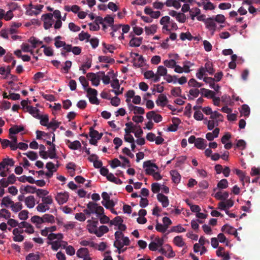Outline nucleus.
Masks as SVG:
<instances>
[{"label": "nucleus", "instance_id": "f257e3e1", "mask_svg": "<svg viewBox=\"0 0 260 260\" xmlns=\"http://www.w3.org/2000/svg\"><path fill=\"white\" fill-rule=\"evenodd\" d=\"M202 110L206 115H210V119H205L204 122L207 125L208 130H213L214 127L218 126L220 122H223V115L217 111H213L210 107H204L202 108Z\"/></svg>", "mask_w": 260, "mask_h": 260}, {"label": "nucleus", "instance_id": "f03ea898", "mask_svg": "<svg viewBox=\"0 0 260 260\" xmlns=\"http://www.w3.org/2000/svg\"><path fill=\"white\" fill-rule=\"evenodd\" d=\"M146 173L151 175L155 180H159L162 179V176L160 174L158 167L151 160L144 161L143 165Z\"/></svg>", "mask_w": 260, "mask_h": 260}, {"label": "nucleus", "instance_id": "7ed1b4c3", "mask_svg": "<svg viewBox=\"0 0 260 260\" xmlns=\"http://www.w3.org/2000/svg\"><path fill=\"white\" fill-rule=\"evenodd\" d=\"M160 23L162 25L163 32L170 31L176 30L178 28L177 24L173 20H170L169 16L162 17L160 20Z\"/></svg>", "mask_w": 260, "mask_h": 260}, {"label": "nucleus", "instance_id": "20e7f679", "mask_svg": "<svg viewBox=\"0 0 260 260\" xmlns=\"http://www.w3.org/2000/svg\"><path fill=\"white\" fill-rule=\"evenodd\" d=\"M125 97L127 107L129 104L139 105L141 103V97L139 95H136L133 90L127 91L125 94Z\"/></svg>", "mask_w": 260, "mask_h": 260}, {"label": "nucleus", "instance_id": "39448f33", "mask_svg": "<svg viewBox=\"0 0 260 260\" xmlns=\"http://www.w3.org/2000/svg\"><path fill=\"white\" fill-rule=\"evenodd\" d=\"M130 58L133 63V66L136 68L144 67L147 64L146 60L141 55L137 53L131 52L130 53Z\"/></svg>", "mask_w": 260, "mask_h": 260}, {"label": "nucleus", "instance_id": "423d86ee", "mask_svg": "<svg viewBox=\"0 0 260 260\" xmlns=\"http://www.w3.org/2000/svg\"><path fill=\"white\" fill-rule=\"evenodd\" d=\"M169 59H166L164 61L163 63L164 66L168 68L174 69V71L175 73H177L176 71L177 67H179V65L177 64L176 60L179 59V55L178 54H169Z\"/></svg>", "mask_w": 260, "mask_h": 260}, {"label": "nucleus", "instance_id": "0eeeda50", "mask_svg": "<svg viewBox=\"0 0 260 260\" xmlns=\"http://www.w3.org/2000/svg\"><path fill=\"white\" fill-rule=\"evenodd\" d=\"M20 190L22 194L35 193H36L37 195H47L48 194V192L45 190H36L35 187L29 185L22 186L21 187Z\"/></svg>", "mask_w": 260, "mask_h": 260}, {"label": "nucleus", "instance_id": "6e6552de", "mask_svg": "<svg viewBox=\"0 0 260 260\" xmlns=\"http://www.w3.org/2000/svg\"><path fill=\"white\" fill-rule=\"evenodd\" d=\"M221 201L218 203V208L220 210H226L233 206V201L231 199L226 200L228 196H215Z\"/></svg>", "mask_w": 260, "mask_h": 260}, {"label": "nucleus", "instance_id": "1a4fd4ad", "mask_svg": "<svg viewBox=\"0 0 260 260\" xmlns=\"http://www.w3.org/2000/svg\"><path fill=\"white\" fill-rule=\"evenodd\" d=\"M189 15L193 21L196 19L199 21H204L205 20V15L201 14V10L197 7L192 8L189 10Z\"/></svg>", "mask_w": 260, "mask_h": 260}, {"label": "nucleus", "instance_id": "9d476101", "mask_svg": "<svg viewBox=\"0 0 260 260\" xmlns=\"http://www.w3.org/2000/svg\"><path fill=\"white\" fill-rule=\"evenodd\" d=\"M194 66V63L188 60H185L182 63V67L179 65L176 69L177 73L182 74L183 73H188L190 72V68Z\"/></svg>", "mask_w": 260, "mask_h": 260}, {"label": "nucleus", "instance_id": "9b49d317", "mask_svg": "<svg viewBox=\"0 0 260 260\" xmlns=\"http://www.w3.org/2000/svg\"><path fill=\"white\" fill-rule=\"evenodd\" d=\"M86 77L91 82L93 86H98L100 84L101 78L100 72L97 74L89 73L87 74Z\"/></svg>", "mask_w": 260, "mask_h": 260}, {"label": "nucleus", "instance_id": "f8f14e48", "mask_svg": "<svg viewBox=\"0 0 260 260\" xmlns=\"http://www.w3.org/2000/svg\"><path fill=\"white\" fill-rule=\"evenodd\" d=\"M44 21V27L45 29L50 28L54 23L53 19V15L51 13H48L44 15L43 16Z\"/></svg>", "mask_w": 260, "mask_h": 260}, {"label": "nucleus", "instance_id": "ddd939ff", "mask_svg": "<svg viewBox=\"0 0 260 260\" xmlns=\"http://www.w3.org/2000/svg\"><path fill=\"white\" fill-rule=\"evenodd\" d=\"M111 86L113 88L112 91L116 95H119L122 93L123 88L120 87L119 81L117 79H113L111 81Z\"/></svg>", "mask_w": 260, "mask_h": 260}, {"label": "nucleus", "instance_id": "4468645a", "mask_svg": "<svg viewBox=\"0 0 260 260\" xmlns=\"http://www.w3.org/2000/svg\"><path fill=\"white\" fill-rule=\"evenodd\" d=\"M100 23L102 25L103 28L105 30L108 26H112L114 23V18L111 15L106 16L104 19H101Z\"/></svg>", "mask_w": 260, "mask_h": 260}, {"label": "nucleus", "instance_id": "2eb2a0df", "mask_svg": "<svg viewBox=\"0 0 260 260\" xmlns=\"http://www.w3.org/2000/svg\"><path fill=\"white\" fill-rule=\"evenodd\" d=\"M204 22L207 28L211 31L212 34H213L217 27V25L213 17L209 18L207 19L205 18V20Z\"/></svg>", "mask_w": 260, "mask_h": 260}, {"label": "nucleus", "instance_id": "dca6fc26", "mask_svg": "<svg viewBox=\"0 0 260 260\" xmlns=\"http://www.w3.org/2000/svg\"><path fill=\"white\" fill-rule=\"evenodd\" d=\"M199 7H203L204 10H213L215 8V6L209 0H201V2H196Z\"/></svg>", "mask_w": 260, "mask_h": 260}, {"label": "nucleus", "instance_id": "f3484780", "mask_svg": "<svg viewBox=\"0 0 260 260\" xmlns=\"http://www.w3.org/2000/svg\"><path fill=\"white\" fill-rule=\"evenodd\" d=\"M42 8L43 6L41 5L31 6L27 9L26 13L29 16L37 15L41 12Z\"/></svg>", "mask_w": 260, "mask_h": 260}, {"label": "nucleus", "instance_id": "a211bd4d", "mask_svg": "<svg viewBox=\"0 0 260 260\" xmlns=\"http://www.w3.org/2000/svg\"><path fill=\"white\" fill-rule=\"evenodd\" d=\"M146 118L151 121L152 120H153V121L156 123L160 122L162 119L161 116L160 114L156 113L154 111L148 112L146 114Z\"/></svg>", "mask_w": 260, "mask_h": 260}, {"label": "nucleus", "instance_id": "6ab92c4d", "mask_svg": "<svg viewBox=\"0 0 260 260\" xmlns=\"http://www.w3.org/2000/svg\"><path fill=\"white\" fill-rule=\"evenodd\" d=\"M144 77L149 80H152L154 82H157L159 81V76L156 75L152 70H149L144 73Z\"/></svg>", "mask_w": 260, "mask_h": 260}, {"label": "nucleus", "instance_id": "aec40b11", "mask_svg": "<svg viewBox=\"0 0 260 260\" xmlns=\"http://www.w3.org/2000/svg\"><path fill=\"white\" fill-rule=\"evenodd\" d=\"M128 108L130 112L135 115H143L145 113V110L143 107L135 106L133 104H129Z\"/></svg>", "mask_w": 260, "mask_h": 260}, {"label": "nucleus", "instance_id": "412c9836", "mask_svg": "<svg viewBox=\"0 0 260 260\" xmlns=\"http://www.w3.org/2000/svg\"><path fill=\"white\" fill-rule=\"evenodd\" d=\"M155 102L157 106L164 107L168 104V100L166 95L161 93L158 95Z\"/></svg>", "mask_w": 260, "mask_h": 260}, {"label": "nucleus", "instance_id": "4be33fe9", "mask_svg": "<svg viewBox=\"0 0 260 260\" xmlns=\"http://www.w3.org/2000/svg\"><path fill=\"white\" fill-rule=\"evenodd\" d=\"M65 143L72 150H78L81 147V144L78 140L71 142L69 140L66 139L65 140Z\"/></svg>", "mask_w": 260, "mask_h": 260}, {"label": "nucleus", "instance_id": "5701e85b", "mask_svg": "<svg viewBox=\"0 0 260 260\" xmlns=\"http://www.w3.org/2000/svg\"><path fill=\"white\" fill-rule=\"evenodd\" d=\"M19 228L26 229V230H24V232L29 234H32L35 232L34 229L32 225L30 223L24 221L20 222L19 224Z\"/></svg>", "mask_w": 260, "mask_h": 260}, {"label": "nucleus", "instance_id": "b1692460", "mask_svg": "<svg viewBox=\"0 0 260 260\" xmlns=\"http://www.w3.org/2000/svg\"><path fill=\"white\" fill-rule=\"evenodd\" d=\"M212 132H209L206 134V138L209 141L213 140L215 138L218 137L220 129L217 126L214 127Z\"/></svg>", "mask_w": 260, "mask_h": 260}, {"label": "nucleus", "instance_id": "393cba45", "mask_svg": "<svg viewBox=\"0 0 260 260\" xmlns=\"http://www.w3.org/2000/svg\"><path fill=\"white\" fill-rule=\"evenodd\" d=\"M110 196H102L103 200L102 203L107 209L113 208L115 206V203L113 200L110 199Z\"/></svg>", "mask_w": 260, "mask_h": 260}, {"label": "nucleus", "instance_id": "a878e982", "mask_svg": "<svg viewBox=\"0 0 260 260\" xmlns=\"http://www.w3.org/2000/svg\"><path fill=\"white\" fill-rule=\"evenodd\" d=\"M194 146L199 149H205L207 146L206 140L201 138H198L195 142Z\"/></svg>", "mask_w": 260, "mask_h": 260}, {"label": "nucleus", "instance_id": "bb28decb", "mask_svg": "<svg viewBox=\"0 0 260 260\" xmlns=\"http://www.w3.org/2000/svg\"><path fill=\"white\" fill-rule=\"evenodd\" d=\"M142 37H133L129 41V46L133 47L140 46L142 43Z\"/></svg>", "mask_w": 260, "mask_h": 260}, {"label": "nucleus", "instance_id": "cd10ccee", "mask_svg": "<svg viewBox=\"0 0 260 260\" xmlns=\"http://www.w3.org/2000/svg\"><path fill=\"white\" fill-rule=\"evenodd\" d=\"M170 175L171 176L172 180L175 184H177L179 183L181 177L177 171L172 170L170 171Z\"/></svg>", "mask_w": 260, "mask_h": 260}, {"label": "nucleus", "instance_id": "c85d7f7f", "mask_svg": "<svg viewBox=\"0 0 260 260\" xmlns=\"http://www.w3.org/2000/svg\"><path fill=\"white\" fill-rule=\"evenodd\" d=\"M26 112H28L30 115H31L34 117L36 118H39L40 115H41L39 110L36 107H34L31 106H30V107H27Z\"/></svg>", "mask_w": 260, "mask_h": 260}, {"label": "nucleus", "instance_id": "c756f323", "mask_svg": "<svg viewBox=\"0 0 260 260\" xmlns=\"http://www.w3.org/2000/svg\"><path fill=\"white\" fill-rule=\"evenodd\" d=\"M11 69L9 66H7L6 68L4 67H1L0 68V75L3 76V78L7 79L9 78Z\"/></svg>", "mask_w": 260, "mask_h": 260}, {"label": "nucleus", "instance_id": "7c9ffc66", "mask_svg": "<svg viewBox=\"0 0 260 260\" xmlns=\"http://www.w3.org/2000/svg\"><path fill=\"white\" fill-rule=\"evenodd\" d=\"M165 4L167 7H173L176 9H179L181 6L179 0H167Z\"/></svg>", "mask_w": 260, "mask_h": 260}, {"label": "nucleus", "instance_id": "2f4dec72", "mask_svg": "<svg viewBox=\"0 0 260 260\" xmlns=\"http://www.w3.org/2000/svg\"><path fill=\"white\" fill-rule=\"evenodd\" d=\"M15 161L14 160L11 158L6 157L4 158L1 162V165L4 166V168H6L8 166L12 167L14 165Z\"/></svg>", "mask_w": 260, "mask_h": 260}, {"label": "nucleus", "instance_id": "473e14b6", "mask_svg": "<svg viewBox=\"0 0 260 260\" xmlns=\"http://www.w3.org/2000/svg\"><path fill=\"white\" fill-rule=\"evenodd\" d=\"M25 205L29 208H33L35 205L34 196H27L24 200Z\"/></svg>", "mask_w": 260, "mask_h": 260}, {"label": "nucleus", "instance_id": "72a5a7b5", "mask_svg": "<svg viewBox=\"0 0 260 260\" xmlns=\"http://www.w3.org/2000/svg\"><path fill=\"white\" fill-rule=\"evenodd\" d=\"M167 69L166 67L163 66H159L157 67V72L156 73V75L159 76V80H160V77L163 76L164 77L167 74Z\"/></svg>", "mask_w": 260, "mask_h": 260}, {"label": "nucleus", "instance_id": "f704fd0d", "mask_svg": "<svg viewBox=\"0 0 260 260\" xmlns=\"http://www.w3.org/2000/svg\"><path fill=\"white\" fill-rule=\"evenodd\" d=\"M236 174L239 176L241 181L244 182H247L249 183L250 178L249 177L246 176L244 173H243L240 170H236L235 171Z\"/></svg>", "mask_w": 260, "mask_h": 260}, {"label": "nucleus", "instance_id": "c9c22d12", "mask_svg": "<svg viewBox=\"0 0 260 260\" xmlns=\"http://www.w3.org/2000/svg\"><path fill=\"white\" fill-rule=\"evenodd\" d=\"M9 138L11 139V149L12 150L17 149L16 145L17 144V138L16 135L9 133Z\"/></svg>", "mask_w": 260, "mask_h": 260}, {"label": "nucleus", "instance_id": "e433bc0d", "mask_svg": "<svg viewBox=\"0 0 260 260\" xmlns=\"http://www.w3.org/2000/svg\"><path fill=\"white\" fill-rule=\"evenodd\" d=\"M31 222L36 224L37 228H39V225L44 223V220L42 217L38 215L32 216L30 219Z\"/></svg>", "mask_w": 260, "mask_h": 260}, {"label": "nucleus", "instance_id": "4c0bfd02", "mask_svg": "<svg viewBox=\"0 0 260 260\" xmlns=\"http://www.w3.org/2000/svg\"><path fill=\"white\" fill-rule=\"evenodd\" d=\"M228 186V182L226 179H221L217 184V186L214 189L216 191L217 189H222L227 188Z\"/></svg>", "mask_w": 260, "mask_h": 260}, {"label": "nucleus", "instance_id": "58836bf2", "mask_svg": "<svg viewBox=\"0 0 260 260\" xmlns=\"http://www.w3.org/2000/svg\"><path fill=\"white\" fill-rule=\"evenodd\" d=\"M115 241L114 243V245H121L122 243L121 239L124 236L123 233L121 232L117 231L114 234Z\"/></svg>", "mask_w": 260, "mask_h": 260}, {"label": "nucleus", "instance_id": "ea45409f", "mask_svg": "<svg viewBox=\"0 0 260 260\" xmlns=\"http://www.w3.org/2000/svg\"><path fill=\"white\" fill-rule=\"evenodd\" d=\"M13 203V201L9 198V196H6L2 199L1 206H5L7 208H11Z\"/></svg>", "mask_w": 260, "mask_h": 260}, {"label": "nucleus", "instance_id": "a19ab883", "mask_svg": "<svg viewBox=\"0 0 260 260\" xmlns=\"http://www.w3.org/2000/svg\"><path fill=\"white\" fill-rule=\"evenodd\" d=\"M221 231L222 232L227 233L231 235L234 232L236 233V229H235L233 226H230L229 225L226 224L221 228Z\"/></svg>", "mask_w": 260, "mask_h": 260}, {"label": "nucleus", "instance_id": "79ce46f5", "mask_svg": "<svg viewBox=\"0 0 260 260\" xmlns=\"http://www.w3.org/2000/svg\"><path fill=\"white\" fill-rule=\"evenodd\" d=\"M109 231L108 228L106 225H101L97 230L98 233L96 236L98 237H102L104 234L108 233Z\"/></svg>", "mask_w": 260, "mask_h": 260}, {"label": "nucleus", "instance_id": "37998d69", "mask_svg": "<svg viewBox=\"0 0 260 260\" xmlns=\"http://www.w3.org/2000/svg\"><path fill=\"white\" fill-rule=\"evenodd\" d=\"M77 256L80 258H83L87 255H89L88 249L86 248H80L76 253Z\"/></svg>", "mask_w": 260, "mask_h": 260}, {"label": "nucleus", "instance_id": "c03bdc74", "mask_svg": "<svg viewBox=\"0 0 260 260\" xmlns=\"http://www.w3.org/2000/svg\"><path fill=\"white\" fill-rule=\"evenodd\" d=\"M102 45L104 47L103 51L104 53H107L108 52L112 53L115 49V46L112 45L107 44L105 43H103Z\"/></svg>", "mask_w": 260, "mask_h": 260}, {"label": "nucleus", "instance_id": "a18cd8bd", "mask_svg": "<svg viewBox=\"0 0 260 260\" xmlns=\"http://www.w3.org/2000/svg\"><path fill=\"white\" fill-rule=\"evenodd\" d=\"M28 42L31 44V46L32 48H35L38 45L42 44V41L39 40L34 37H32L29 39Z\"/></svg>", "mask_w": 260, "mask_h": 260}, {"label": "nucleus", "instance_id": "49530a36", "mask_svg": "<svg viewBox=\"0 0 260 260\" xmlns=\"http://www.w3.org/2000/svg\"><path fill=\"white\" fill-rule=\"evenodd\" d=\"M173 242L178 247H182L185 245V242L183 241L182 237L180 236L175 237L173 239Z\"/></svg>", "mask_w": 260, "mask_h": 260}, {"label": "nucleus", "instance_id": "de8ad7c7", "mask_svg": "<svg viewBox=\"0 0 260 260\" xmlns=\"http://www.w3.org/2000/svg\"><path fill=\"white\" fill-rule=\"evenodd\" d=\"M47 151L48 154L49 158L51 159L56 158L57 156L54 145H52Z\"/></svg>", "mask_w": 260, "mask_h": 260}, {"label": "nucleus", "instance_id": "09e8293b", "mask_svg": "<svg viewBox=\"0 0 260 260\" xmlns=\"http://www.w3.org/2000/svg\"><path fill=\"white\" fill-rule=\"evenodd\" d=\"M157 26L155 25H152L150 26H146L145 27V33L147 35L154 34L156 32Z\"/></svg>", "mask_w": 260, "mask_h": 260}, {"label": "nucleus", "instance_id": "8fccbe9b", "mask_svg": "<svg viewBox=\"0 0 260 260\" xmlns=\"http://www.w3.org/2000/svg\"><path fill=\"white\" fill-rule=\"evenodd\" d=\"M44 222L53 223L55 222L54 216L51 214H45L42 216Z\"/></svg>", "mask_w": 260, "mask_h": 260}, {"label": "nucleus", "instance_id": "3c124183", "mask_svg": "<svg viewBox=\"0 0 260 260\" xmlns=\"http://www.w3.org/2000/svg\"><path fill=\"white\" fill-rule=\"evenodd\" d=\"M40 120V123L42 125L48 127V125L49 124V118L48 115H40V117L38 118Z\"/></svg>", "mask_w": 260, "mask_h": 260}, {"label": "nucleus", "instance_id": "603ef678", "mask_svg": "<svg viewBox=\"0 0 260 260\" xmlns=\"http://www.w3.org/2000/svg\"><path fill=\"white\" fill-rule=\"evenodd\" d=\"M157 198L164 208L167 207L169 205V200L167 196H157Z\"/></svg>", "mask_w": 260, "mask_h": 260}, {"label": "nucleus", "instance_id": "864d4df0", "mask_svg": "<svg viewBox=\"0 0 260 260\" xmlns=\"http://www.w3.org/2000/svg\"><path fill=\"white\" fill-rule=\"evenodd\" d=\"M11 210L14 212H17L20 211L22 208V205L20 202H16L13 203L11 205Z\"/></svg>", "mask_w": 260, "mask_h": 260}, {"label": "nucleus", "instance_id": "5fc2aeb1", "mask_svg": "<svg viewBox=\"0 0 260 260\" xmlns=\"http://www.w3.org/2000/svg\"><path fill=\"white\" fill-rule=\"evenodd\" d=\"M61 37L57 36L54 38V45L57 48L62 47L65 45V42L61 41Z\"/></svg>", "mask_w": 260, "mask_h": 260}, {"label": "nucleus", "instance_id": "6e6d98bb", "mask_svg": "<svg viewBox=\"0 0 260 260\" xmlns=\"http://www.w3.org/2000/svg\"><path fill=\"white\" fill-rule=\"evenodd\" d=\"M22 50L24 52H30L34 55L32 48L27 43H23L21 46Z\"/></svg>", "mask_w": 260, "mask_h": 260}, {"label": "nucleus", "instance_id": "4d7b16f0", "mask_svg": "<svg viewBox=\"0 0 260 260\" xmlns=\"http://www.w3.org/2000/svg\"><path fill=\"white\" fill-rule=\"evenodd\" d=\"M107 179L111 181V182H114L115 183V184H120L122 183V181L118 178H116L114 175L110 173L108 176L107 177Z\"/></svg>", "mask_w": 260, "mask_h": 260}, {"label": "nucleus", "instance_id": "13d9d810", "mask_svg": "<svg viewBox=\"0 0 260 260\" xmlns=\"http://www.w3.org/2000/svg\"><path fill=\"white\" fill-rule=\"evenodd\" d=\"M164 78L168 83H173L174 84L177 83V77L175 75L172 76L170 74H167Z\"/></svg>", "mask_w": 260, "mask_h": 260}, {"label": "nucleus", "instance_id": "bf43d9fd", "mask_svg": "<svg viewBox=\"0 0 260 260\" xmlns=\"http://www.w3.org/2000/svg\"><path fill=\"white\" fill-rule=\"evenodd\" d=\"M90 37L89 34L83 31L79 34V39L81 41H85L88 42L89 40Z\"/></svg>", "mask_w": 260, "mask_h": 260}, {"label": "nucleus", "instance_id": "052dcab7", "mask_svg": "<svg viewBox=\"0 0 260 260\" xmlns=\"http://www.w3.org/2000/svg\"><path fill=\"white\" fill-rule=\"evenodd\" d=\"M204 68L205 69L207 72H208L210 75H212L214 72V70L213 68V64L210 61L207 62Z\"/></svg>", "mask_w": 260, "mask_h": 260}, {"label": "nucleus", "instance_id": "680f3d73", "mask_svg": "<svg viewBox=\"0 0 260 260\" xmlns=\"http://www.w3.org/2000/svg\"><path fill=\"white\" fill-rule=\"evenodd\" d=\"M123 221L122 218L120 216H116L113 220H110V224L118 226Z\"/></svg>", "mask_w": 260, "mask_h": 260}, {"label": "nucleus", "instance_id": "e2e57ef3", "mask_svg": "<svg viewBox=\"0 0 260 260\" xmlns=\"http://www.w3.org/2000/svg\"><path fill=\"white\" fill-rule=\"evenodd\" d=\"M202 90L205 96L211 99H213L215 96V92L214 91L205 88H203Z\"/></svg>", "mask_w": 260, "mask_h": 260}, {"label": "nucleus", "instance_id": "0e129e2a", "mask_svg": "<svg viewBox=\"0 0 260 260\" xmlns=\"http://www.w3.org/2000/svg\"><path fill=\"white\" fill-rule=\"evenodd\" d=\"M180 39L182 41H185V40H191L192 39V36L188 31L186 32H182L180 35Z\"/></svg>", "mask_w": 260, "mask_h": 260}, {"label": "nucleus", "instance_id": "69168bd1", "mask_svg": "<svg viewBox=\"0 0 260 260\" xmlns=\"http://www.w3.org/2000/svg\"><path fill=\"white\" fill-rule=\"evenodd\" d=\"M240 113L245 116H248L250 114V108L247 105H243L242 107Z\"/></svg>", "mask_w": 260, "mask_h": 260}, {"label": "nucleus", "instance_id": "338daca9", "mask_svg": "<svg viewBox=\"0 0 260 260\" xmlns=\"http://www.w3.org/2000/svg\"><path fill=\"white\" fill-rule=\"evenodd\" d=\"M11 216V213L6 209H2L0 210V217L9 219Z\"/></svg>", "mask_w": 260, "mask_h": 260}, {"label": "nucleus", "instance_id": "774afa93", "mask_svg": "<svg viewBox=\"0 0 260 260\" xmlns=\"http://www.w3.org/2000/svg\"><path fill=\"white\" fill-rule=\"evenodd\" d=\"M40 255L34 253H29L25 257L26 260H40Z\"/></svg>", "mask_w": 260, "mask_h": 260}]
</instances>
